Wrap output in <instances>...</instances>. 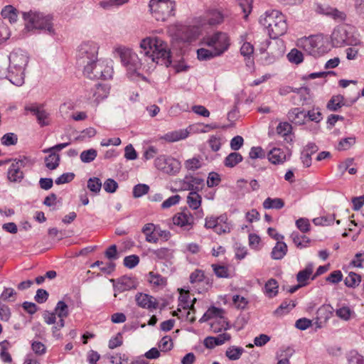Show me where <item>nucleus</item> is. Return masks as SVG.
I'll use <instances>...</instances> for the list:
<instances>
[{"label": "nucleus", "instance_id": "1", "mask_svg": "<svg viewBox=\"0 0 364 364\" xmlns=\"http://www.w3.org/2000/svg\"><path fill=\"white\" fill-rule=\"evenodd\" d=\"M140 48L148 64H161L166 67L171 64L170 50L166 43L160 38L146 37L141 40Z\"/></svg>", "mask_w": 364, "mask_h": 364}, {"label": "nucleus", "instance_id": "2", "mask_svg": "<svg viewBox=\"0 0 364 364\" xmlns=\"http://www.w3.org/2000/svg\"><path fill=\"white\" fill-rule=\"evenodd\" d=\"M203 43L210 49L200 48L197 51L199 60H205L224 53L230 46V39L226 33L218 31L203 38Z\"/></svg>", "mask_w": 364, "mask_h": 364}, {"label": "nucleus", "instance_id": "3", "mask_svg": "<svg viewBox=\"0 0 364 364\" xmlns=\"http://www.w3.org/2000/svg\"><path fill=\"white\" fill-rule=\"evenodd\" d=\"M9 79L11 83L21 86L24 82V70L28 58L22 50L14 51L9 56Z\"/></svg>", "mask_w": 364, "mask_h": 364}, {"label": "nucleus", "instance_id": "4", "mask_svg": "<svg viewBox=\"0 0 364 364\" xmlns=\"http://www.w3.org/2000/svg\"><path fill=\"white\" fill-rule=\"evenodd\" d=\"M260 22L267 28L272 38L282 36L287 29L285 17L278 10L267 11L264 16L260 19Z\"/></svg>", "mask_w": 364, "mask_h": 364}, {"label": "nucleus", "instance_id": "5", "mask_svg": "<svg viewBox=\"0 0 364 364\" xmlns=\"http://www.w3.org/2000/svg\"><path fill=\"white\" fill-rule=\"evenodd\" d=\"M355 33V28L352 25H339L333 29L331 35V43L333 47L360 45V41Z\"/></svg>", "mask_w": 364, "mask_h": 364}, {"label": "nucleus", "instance_id": "6", "mask_svg": "<svg viewBox=\"0 0 364 364\" xmlns=\"http://www.w3.org/2000/svg\"><path fill=\"white\" fill-rule=\"evenodd\" d=\"M296 46L314 57L321 56L329 50L327 40L320 35L300 38Z\"/></svg>", "mask_w": 364, "mask_h": 364}, {"label": "nucleus", "instance_id": "7", "mask_svg": "<svg viewBox=\"0 0 364 364\" xmlns=\"http://www.w3.org/2000/svg\"><path fill=\"white\" fill-rule=\"evenodd\" d=\"M120 58L122 64L127 68V75L133 79L135 77H139L141 75V71L144 70H148L151 68V67L146 68L144 63L141 62V59H139L137 54L131 49H122Z\"/></svg>", "mask_w": 364, "mask_h": 364}, {"label": "nucleus", "instance_id": "8", "mask_svg": "<svg viewBox=\"0 0 364 364\" xmlns=\"http://www.w3.org/2000/svg\"><path fill=\"white\" fill-rule=\"evenodd\" d=\"M149 7L156 21H165L174 16L176 2L173 0H150Z\"/></svg>", "mask_w": 364, "mask_h": 364}, {"label": "nucleus", "instance_id": "9", "mask_svg": "<svg viewBox=\"0 0 364 364\" xmlns=\"http://www.w3.org/2000/svg\"><path fill=\"white\" fill-rule=\"evenodd\" d=\"M224 311L222 309L215 306L209 308L199 320L200 322H205L208 320H213L210 325L211 331L215 333H221L230 328L229 323L224 316Z\"/></svg>", "mask_w": 364, "mask_h": 364}, {"label": "nucleus", "instance_id": "10", "mask_svg": "<svg viewBox=\"0 0 364 364\" xmlns=\"http://www.w3.org/2000/svg\"><path fill=\"white\" fill-rule=\"evenodd\" d=\"M84 73L90 78L109 79L112 76L113 69L111 62L95 60L92 65H86Z\"/></svg>", "mask_w": 364, "mask_h": 364}, {"label": "nucleus", "instance_id": "11", "mask_svg": "<svg viewBox=\"0 0 364 364\" xmlns=\"http://www.w3.org/2000/svg\"><path fill=\"white\" fill-rule=\"evenodd\" d=\"M26 21V26L28 30L45 29L51 32L52 18L50 16H45L42 13L28 12L23 14Z\"/></svg>", "mask_w": 364, "mask_h": 364}, {"label": "nucleus", "instance_id": "12", "mask_svg": "<svg viewBox=\"0 0 364 364\" xmlns=\"http://www.w3.org/2000/svg\"><path fill=\"white\" fill-rule=\"evenodd\" d=\"M98 47L93 41L82 43L78 50L77 63L85 68L86 65H92L97 60Z\"/></svg>", "mask_w": 364, "mask_h": 364}, {"label": "nucleus", "instance_id": "13", "mask_svg": "<svg viewBox=\"0 0 364 364\" xmlns=\"http://www.w3.org/2000/svg\"><path fill=\"white\" fill-rule=\"evenodd\" d=\"M141 231L145 235L146 241L149 243H157L159 240L167 241L171 237L170 232L161 230L154 223L145 224Z\"/></svg>", "mask_w": 364, "mask_h": 364}, {"label": "nucleus", "instance_id": "14", "mask_svg": "<svg viewBox=\"0 0 364 364\" xmlns=\"http://www.w3.org/2000/svg\"><path fill=\"white\" fill-rule=\"evenodd\" d=\"M154 165L157 169L169 175H175L181 169L179 161L165 155L158 156L154 161Z\"/></svg>", "mask_w": 364, "mask_h": 364}, {"label": "nucleus", "instance_id": "15", "mask_svg": "<svg viewBox=\"0 0 364 364\" xmlns=\"http://www.w3.org/2000/svg\"><path fill=\"white\" fill-rule=\"evenodd\" d=\"M28 162V159L23 157L15 160L10 166L8 170V179L11 182H20L23 178V173L21 168L26 166Z\"/></svg>", "mask_w": 364, "mask_h": 364}, {"label": "nucleus", "instance_id": "16", "mask_svg": "<svg viewBox=\"0 0 364 364\" xmlns=\"http://www.w3.org/2000/svg\"><path fill=\"white\" fill-rule=\"evenodd\" d=\"M26 111H29L36 115L38 124L41 127L48 126L50 124V116L46 110L43 107V105L38 104H29L25 107Z\"/></svg>", "mask_w": 364, "mask_h": 364}, {"label": "nucleus", "instance_id": "17", "mask_svg": "<svg viewBox=\"0 0 364 364\" xmlns=\"http://www.w3.org/2000/svg\"><path fill=\"white\" fill-rule=\"evenodd\" d=\"M291 156V152L288 149L281 148H273L267 154L269 161L274 165L283 164Z\"/></svg>", "mask_w": 364, "mask_h": 364}, {"label": "nucleus", "instance_id": "18", "mask_svg": "<svg viewBox=\"0 0 364 364\" xmlns=\"http://www.w3.org/2000/svg\"><path fill=\"white\" fill-rule=\"evenodd\" d=\"M224 15L223 12L218 9H210L201 18L200 24V26L210 25L215 26L220 24L223 22Z\"/></svg>", "mask_w": 364, "mask_h": 364}, {"label": "nucleus", "instance_id": "19", "mask_svg": "<svg viewBox=\"0 0 364 364\" xmlns=\"http://www.w3.org/2000/svg\"><path fill=\"white\" fill-rule=\"evenodd\" d=\"M203 179L193 176H186L181 188L185 191H198L203 186Z\"/></svg>", "mask_w": 364, "mask_h": 364}, {"label": "nucleus", "instance_id": "20", "mask_svg": "<svg viewBox=\"0 0 364 364\" xmlns=\"http://www.w3.org/2000/svg\"><path fill=\"white\" fill-rule=\"evenodd\" d=\"M55 312L58 314L60 320L59 322H58L57 326L53 328V334L55 336H58L59 335L57 332L64 326V318L67 317L68 315V307L65 302L60 301L57 304Z\"/></svg>", "mask_w": 364, "mask_h": 364}, {"label": "nucleus", "instance_id": "21", "mask_svg": "<svg viewBox=\"0 0 364 364\" xmlns=\"http://www.w3.org/2000/svg\"><path fill=\"white\" fill-rule=\"evenodd\" d=\"M137 305L141 308L147 309H155L158 306V303L154 297L143 293H138L135 296Z\"/></svg>", "mask_w": 364, "mask_h": 364}, {"label": "nucleus", "instance_id": "22", "mask_svg": "<svg viewBox=\"0 0 364 364\" xmlns=\"http://www.w3.org/2000/svg\"><path fill=\"white\" fill-rule=\"evenodd\" d=\"M231 339V335L227 332L220 333L218 336H208L204 340V346L207 348H213L220 346Z\"/></svg>", "mask_w": 364, "mask_h": 364}, {"label": "nucleus", "instance_id": "23", "mask_svg": "<svg viewBox=\"0 0 364 364\" xmlns=\"http://www.w3.org/2000/svg\"><path fill=\"white\" fill-rule=\"evenodd\" d=\"M173 223L183 228H188L193 223V217L186 213H178L172 218Z\"/></svg>", "mask_w": 364, "mask_h": 364}, {"label": "nucleus", "instance_id": "24", "mask_svg": "<svg viewBox=\"0 0 364 364\" xmlns=\"http://www.w3.org/2000/svg\"><path fill=\"white\" fill-rule=\"evenodd\" d=\"M307 118V114L304 109L293 108L288 112V119L295 124H304Z\"/></svg>", "mask_w": 364, "mask_h": 364}, {"label": "nucleus", "instance_id": "25", "mask_svg": "<svg viewBox=\"0 0 364 364\" xmlns=\"http://www.w3.org/2000/svg\"><path fill=\"white\" fill-rule=\"evenodd\" d=\"M319 12L337 21H343L346 18V14L343 11L330 6L319 7Z\"/></svg>", "mask_w": 364, "mask_h": 364}, {"label": "nucleus", "instance_id": "26", "mask_svg": "<svg viewBox=\"0 0 364 364\" xmlns=\"http://www.w3.org/2000/svg\"><path fill=\"white\" fill-rule=\"evenodd\" d=\"M109 90L110 87L107 84L103 83L96 85L92 94L94 101L98 104L107 98L109 94Z\"/></svg>", "mask_w": 364, "mask_h": 364}, {"label": "nucleus", "instance_id": "27", "mask_svg": "<svg viewBox=\"0 0 364 364\" xmlns=\"http://www.w3.org/2000/svg\"><path fill=\"white\" fill-rule=\"evenodd\" d=\"M188 134V129H178L166 133L163 139L168 142H175L187 138Z\"/></svg>", "mask_w": 364, "mask_h": 364}, {"label": "nucleus", "instance_id": "28", "mask_svg": "<svg viewBox=\"0 0 364 364\" xmlns=\"http://www.w3.org/2000/svg\"><path fill=\"white\" fill-rule=\"evenodd\" d=\"M181 31V38L184 41H192L200 35L199 28L196 26H183Z\"/></svg>", "mask_w": 364, "mask_h": 364}, {"label": "nucleus", "instance_id": "29", "mask_svg": "<svg viewBox=\"0 0 364 364\" xmlns=\"http://www.w3.org/2000/svg\"><path fill=\"white\" fill-rule=\"evenodd\" d=\"M180 304L178 306H181L183 311H187L188 309L191 310L194 312V306L193 304L196 302V299L193 298L191 304H189L188 299H189V291H184L183 289H181L180 291Z\"/></svg>", "mask_w": 364, "mask_h": 364}, {"label": "nucleus", "instance_id": "30", "mask_svg": "<svg viewBox=\"0 0 364 364\" xmlns=\"http://www.w3.org/2000/svg\"><path fill=\"white\" fill-rule=\"evenodd\" d=\"M287 245L286 243L281 240L277 241L271 252L272 258L274 259H281L287 255Z\"/></svg>", "mask_w": 364, "mask_h": 364}, {"label": "nucleus", "instance_id": "31", "mask_svg": "<svg viewBox=\"0 0 364 364\" xmlns=\"http://www.w3.org/2000/svg\"><path fill=\"white\" fill-rule=\"evenodd\" d=\"M203 159L201 156H195L191 159H187L184 162V167L188 171H195L200 168L203 165Z\"/></svg>", "mask_w": 364, "mask_h": 364}, {"label": "nucleus", "instance_id": "32", "mask_svg": "<svg viewBox=\"0 0 364 364\" xmlns=\"http://www.w3.org/2000/svg\"><path fill=\"white\" fill-rule=\"evenodd\" d=\"M333 308L331 305L321 306L316 312L317 321L320 323L326 322L332 316Z\"/></svg>", "mask_w": 364, "mask_h": 364}, {"label": "nucleus", "instance_id": "33", "mask_svg": "<svg viewBox=\"0 0 364 364\" xmlns=\"http://www.w3.org/2000/svg\"><path fill=\"white\" fill-rule=\"evenodd\" d=\"M314 267L311 264H309L306 268L297 274L296 279L300 286H306L307 281L313 273Z\"/></svg>", "mask_w": 364, "mask_h": 364}, {"label": "nucleus", "instance_id": "34", "mask_svg": "<svg viewBox=\"0 0 364 364\" xmlns=\"http://www.w3.org/2000/svg\"><path fill=\"white\" fill-rule=\"evenodd\" d=\"M148 280L155 287L163 288L166 285V279L154 272H149Z\"/></svg>", "mask_w": 364, "mask_h": 364}, {"label": "nucleus", "instance_id": "35", "mask_svg": "<svg viewBox=\"0 0 364 364\" xmlns=\"http://www.w3.org/2000/svg\"><path fill=\"white\" fill-rule=\"evenodd\" d=\"M284 206V202L282 199L276 198H267L263 202V207L265 209H282Z\"/></svg>", "mask_w": 364, "mask_h": 364}, {"label": "nucleus", "instance_id": "36", "mask_svg": "<svg viewBox=\"0 0 364 364\" xmlns=\"http://www.w3.org/2000/svg\"><path fill=\"white\" fill-rule=\"evenodd\" d=\"M345 105L344 97L341 95L333 96L327 104V108L331 111H337Z\"/></svg>", "mask_w": 364, "mask_h": 364}, {"label": "nucleus", "instance_id": "37", "mask_svg": "<svg viewBox=\"0 0 364 364\" xmlns=\"http://www.w3.org/2000/svg\"><path fill=\"white\" fill-rule=\"evenodd\" d=\"M279 285L276 279H269L264 286V292L268 297L272 298L278 293Z\"/></svg>", "mask_w": 364, "mask_h": 364}, {"label": "nucleus", "instance_id": "38", "mask_svg": "<svg viewBox=\"0 0 364 364\" xmlns=\"http://www.w3.org/2000/svg\"><path fill=\"white\" fill-rule=\"evenodd\" d=\"M218 222L215 229V232L218 234H223L229 232L230 227L227 223L228 218L225 215H222L218 217Z\"/></svg>", "mask_w": 364, "mask_h": 364}, {"label": "nucleus", "instance_id": "39", "mask_svg": "<svg viewBox=\"0 0 364 364\" xmlns=\"http://www.w3.org/2000/svg\"><path fill=\"white\" fill-rule=\"evenodd\" d=\"M201 196L196 191H191L188 196L187 203L193 210L198 209L201 205Z\"/></svg>", "mask_w": 364, "mask_h": 364}, {"label": "nucleus", "instance_id": "40", "mask_svg": "<svg viewBox=\"0 0 364 364\" xmlns=\"http://www.w3.org/2000/svg\"><path fill=\"white\" fill-rule=\"evenodd\" d=\"M336 314L341 319L348 321L355 316L353 310L348 306H342L336 311Z\"/></svg>", "mask_w": 364, "mask_h": 364}, {"label": "nucleus", "instance_id": "41", "mask_svg": "<svg viewBox=\"0 0 364 364\" xmlns=\"http://www.w3.org/2000/svg\"><path fill=\"white\" fill-rule=\"evenodd\" d=\"M356 143V138L355 136H349L346 138L341 139L336 149L338 151H346L350 149L353 146H354Z\"/></svg>", "mask_w": 364, "mask_h": 364}, {"label": "nucleus", "instance_id": "42", "mask_svg": "<svg viewBox=\"0 0 364 364\" xmlns=\"http://www.w3.org/2000/svg\"><path fill=\"white\" fill-rule=\"evenodd\" d=\"M1 16L4 18H7L11 23L17 20V11L11 5L6 6L1 11Z\"/></svg>", "mask_w": 364, "mask_h": 364}, {"label": "nucleus", "instance_id": "43", "mask_svg": "<svg viewBox=\"0 0 364 364\" xmlns=\"http://www.w3.org/2000/svg\"><path fill=\"white\" fill-rule=\"evenodd\" d=\"M291 237L298 248L306 247L309 242V239L306 236L300 235L297 232H293Z\"/></svg>", "mask_w": 364, "mask_h": 364}, {"label": "nucleus", "instance_id": "44", "mask_svg": "<svg viewBox=\"0 0 364 364\" xmlns=\"http://www.w3.org/2000/svg\"><path fill=\"white\" fill-rule=\"evenodd\" d=\"M242 160V156L240 154L237 152L230 153L224 161L225 166L227 167L232 168L235 166L237 164L241 162Z\"/></svg>", "mask_w": 364, "mask_h": 364}, {"label": "nucleus", "instance_id": "45", "mask_svg": "<svg viewBox=\"0 0 364 364\" xmlns=\"http://www.w3.org/2000/svg\"><path fill=\"white\" fill-rule=\"evenodd\" d=\"M211 267L218 277L228 278L230 277V270L228 266L213 264Z\"/></svg>", "mask_w": 364, "mask_h": 364}, {"label": "nucleus", "instance_id": "46", "mask_svg": "<svg viewBox=\"0 0 364 364\" xmlns=\"http://www.w3.org/2000/svg\"><path fill=\"white\" fill-rule=\"evenodd\" d=\"M361 282V277L353 272H350L345 278V284L348 287L354 288L359 285Z\"/></svg>", "mask_w": 364, "mask_h": 364}, {"label": "nucleus", "instance_id": "47", "mask_svg": "<svg viewBox=\"0 0 364 364\" xmlns=\"http://www.w3.org/2000/svg\"><path fill=\"white\" fill-rule=\"evenodd\" d=\"M60 161V156L55 153H51L45 159L46 166L50 170L55 169Z\"/></svg>", "mask_w": 364, "mask_h": 364}, {"label": "nucleus", "instance_id": "48", "mask_svg": "<svg viewBox=\"0 0 364 364\" xmlns=\"http://www.w3.org/2000/svg\"><path fill=\"white\" fill-rule=\"evenodd\" d=\"M243 351L242 348L230 346L227 349L225 355L230 360H236L240 358Z\"/></svg>", "mask_w": 364, "mask_h": 364}, {"label": "nucleus", "instance_id": "49", "mask_svg": "<svg viewBox=\"0 0 364 364\" xmlns=\"http://www.w3.org/2000/svg\"><path fill=\"white\" fill-rule=\"evenodd\" d=\"M296 306V304L294 301L289 300L283 301L281 305L277 308L275 311V314L277 315H282L288 313L290 310L294 309Z\"/></svg>", "mask_w": 364, "mask_h": 364}, {"label": "nucleus", "instance_id": "50", "mask_svg": "<svg viewBox=\"0 0 364 364\" xmlns=\"http://www.w3.org/2000/svg\"><path fill=\"white\" fill-rule=\"evenodd\" d=\"M96 266L100 267V270L105 274L112 273L115 267V264L112 262L104 263L102 261H97L91 265V267L94 268Z\"/></svg>", "mask_w": 364, "mask_h": 364}, {"label": "nucleus", "instance_id": "51", "mask_svg": "<svg viewBox=\"0 0 364 364\" xmlns=\"http://www.w3.org/2000/svg\"><path fill=\"white\" fill-rule=\"evenodd\" d=\"M97 156V151L95 149L83 151L80 156V160L84 163L93 161Z\"/></svg>", "mask_w": 364, "mask_h": 364}, {"label": "nucleus", "instance_id": "52", "mask_svg": "<svg viewBox=\"0 0 364 364\" xmlns=\"http://www.w3.org/2000/svg\"><path fill=\"white\" fill-rule=\"evenodd\" d=\"M101 188L102 182L99 178L93 177L87 181V188L95 194L98 193Z\"/></svg>", "mask_w": 364, "mask_h": 364}, {"label": "nucleus", "instance_id": "53", "mask_svg": "<svg viewBox=\"0 0 364 364\" xmlns=\"http://www.w3.org/2000/svg\"><path fill=\"white\" fill-rule=\"evenodd\" d=\"M289 62L294 64H299L304 60V56L301 51L294 48L287 55Z\"/></svg>", "mask_w": 364, "mask_h": 364}, {"label": "nucleus", "instance_id": "54", "mask_svg": "<svg viewBox=\"0 0 364 364\" xmlns=\"http://www.w3.org/2000/svg\"><path fill=\"white\" fill-rule=\"evenodd\" d=\"M249 301L247 298L240 295H234L232 296V304L237 309H245Z\"/></svg>", "mask_w": 364, "mask_h": 364}, {"label": "nucleus", "instance_id": "55", "mask_svg": "<svg viewBox=\"0 0 364 364\" xmlns=\"http://www.w3.org/2000/svg\"><path fill=\"white\" fill-rule=\"evenodd\" d=\"M173 343L170 336H164L159 343V348L161 351L167 352L173 348Z\"/></svg>", "mask_w": 364, "mask_h": 364}, {"label": "nucleus", "instance_id": "56", "mask_svg": "<svg viewBox=\"0 0 364 364\" xmlns=\"http://www.w3.org/2000/svg\"><path fill=\"white\" fill-rule=\"evenodd\" d=\"M17 141V135L14 133H7L4 134L1 139V142L4 146L15 145Z\"/></svg>", "mask_w": 364, "mask_h": 364}, {"label": "nucleus", "instance_id": "57", "mask_svg": "<svg viewBox=\"0 0 364 364\" xmlns=\"http://www.w3.org/2000/svg\"><path fill=\"white\" fill-rule=\"evenodd\" d=\"M239 6L244 13V18L247 19L252 9V0H239Z\"/></svg>", "mask_w": 364, "mask_h": 364}, {"label": "nucleus", "instance_id": "58", "mask_svg": "<svg viewBox=\"0 0 364 364\" xmlns=\"http://www.w3.org/2000/svg\"><path fill=\"white\" fill-rule=\"evenodd\" d=\"M292 129L291 125L288 122H281L277 127V132L282 136H287L291 133Z\"/></svg>", "mask_w": 364, "mask_h": 364}, {"label": "nucleus", "instance_id": "59", "mask_svg": "<svg viewBox=\"0 0 364 364\" xmlns=\"http://www.w3.org/2000/svg\"><path fill=\"white\" fill-rule=\"evenodd\" d=\"M129 0H107L102 1L100 2V6L105 9H108L112 6H119L126 3H127Z\"/></svg>", "mask_w": 364, "mask_h": 364}, {"label": "nucleus", "instance_id": "60", "mask_svg": "<svg viewBox=\"0 0 364 364\" xmlns=\"http://www.w3.org/2000/svg\"><path fill=\"white\" fill-rule=\"evenodd\" d=\"M215 127L212 126L211 124H198L190 126L188 131L189 132H206L209 130L213 129Z\"/></svg>", "mask_w": 364, "mask_h": 364}, {"label": "nucleus", "instance_id": "61", "mask_svg": "<svg viewBox=\"0 0 364 364\" xmlns=\"http://www.w3.org/2000/svg\"><path fill=\"white\" fill-rule=\"evenodd\" d=\"M205 279L204 272L202 270L196 269L191 273L190 281L191 284H198L203 282Z\"/></svg>", "mask_w": 364, "mask_h": 364}, {"label": "nucleus", "instance_id": "62", "mask_svg": "<svg viewBox=\"0 0 364 364\" xmlns=\"http://www.w3.org/2000/svg\"><path fill=\"white\" fill-rule=\"evenodd\" d=\"M139 257L135 255L125 257V258L124 259V266L130 269L136 267L139 264Z\"/></svg>", "mask_w": 364, "mask_h": 364}, {"label": "nucleus", "instance_id": "63", "mask_svg": "<svg viewBox=\"0 0 364 364\" xmlns=\"http://www.w3.org/2000/svg\"><path fill=\"white\" fill-rule=\"evenodd\" d=\"M149 187L145 184H138L134 186L133 195L135 198H139L148 193Z\"/></svg>", "mask_w": 364, "mask_h": 364}, {"label": "nucleus", "instance_id": "64", "mask_svg": "<svg viewBox=\"0 0 364 364\" xmlns=\"http://www.w3.org/2000/svg\"><path fill=\"white\" fill-rule=\"evenodd\" d=\"M208 144L213 151H217L220 149L222 138L220 136H212L208 141Z\"/></svg>", "mask_w": 364, "mask_h": 364}]
</instances>
